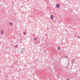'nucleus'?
<instances>
[{
    "instance_id": "1",
    "label": "nucleus",
    "mask_w": 80,
    "mask_h": 80,
    "mask_svg": "<svg viewBox=\"0 0 80 80\" xmlns=\"http://www.w3.org/2000/svg\"><path fill=\"white\" fill-rule=\"evenodd\" d=\"M50 18L52 20H53V18H54V17H53V16L52 15H50Z\"/></svg>"
},
{
    "instance_id": "2",
    "label": "nucleus",
    "mask_w": 80,
    "mask_h": 80,
    "mask_svg": "<svg viewBox=\"0 0 80 80\" xmlns=\"http://www.w3.org/2000/svg\"><path fill=\"white\" fill-rule=\"evenodd\" d=\"M24 51H25V49H22L21 51V52L23 53V52Z\"/></svg>"
},
{
    "instance_id": "3",
    "label": "nucleus",
    "mask_w": 80,
    "mask_h": 80,
    "mask_svg": "<svg viewBox=\"0 0 80 80\" xmlns=\"http://www.w3.org/2000/svg\"><path fill=\"white\" fill-rule=\"evenodd\" d=\"M59 6H60V4H57L56 5V8H59Z\"/></svg>"
},
{
    "instance_id": "4",
    "label": "nucleus",
    "mask_w": 80,
    "mask_h": 80,
    "mask_svg": "<svg viewBox=\"0 0 80 80\" xmlns=\"http://www.w3.org/2000/svg\"><path fill=\"white\" fill-rule=\"evenodd\" d=\"M9 24L11 26H12V25H13V23L12 22H10Z\"/></svg>"
},
{
    "instance_id": "5",
    "label": "nucleus",
    "mask_w": 80,
    "mask_h": 80,
    "mask_svg": "<svg viewBox=\"0 0 80 80\" xmlns=\"http://www.w3.org/2000/svg\"><path fill=\"white\" fill-rule=\"evenodd\" d=\"M1 34L2 35H3V30H1Z\"/></svg>"
},
{
    "instance_id": "6",
    "label": "nucleus",
    "mask_w": 80,
    "mask_h": 80,
    "mask_svg": "<svg viewBox=\"0 0 80 80\" xmlns=\"http://www.w3.org/2000/svg\"><path fill=\"white\" fill-rule=\"evenodd\" d=\"M58 50H60V47H58Z\"/></svg>"
},
{
    "instance_id": "7",
    "label": "nucleus",
    "mask_w": 80,
    "mask_h": 80,
    "mask_svg": "<svg viewBox=\"0 0 80 80\" xmlns=\"http://www.w3.org/2000/svg\"><path fill=\"white\" fill-rule=\"evenodd\" d=\"M23 34L24 35H25V34H26V32H23Z\"/></svg>"
},
{
    "instance_id": "8",
    "label": "nucleus",
    "mask_w": 80,
    "mask_h": 80,
    "mask_svg": "<svg viewBox=\"0 0 80 80\" xmlns=\"http://www.w3.org/2000/svg\"><path fill=\"white\" fill-rule=\"evenodd\" d=\"M34 40H37V38H34Z\"/></svg>"
},
{
    "instance_id": "9",
    "label": "nucleus",
    "mask_w": 80,
    "mask_h": 80,
    "mask_svg": "<svg viewBox=\"0 0 80 80\" xmlns=\"http://www.w3.org/2000/svg\"><path fill=\"white\" fill-rule=\"evenodd\" d=\"M16 48H17V45H16V46H15Z\"/></svg>"
},
{
    "instance_id": "10",
    "label": "nucleus",
    "mask_w": 80,
    "mask_h": 80,
    "mask_svg": "<svg viewBox=\"0 0 80 80\" xmlns=\"http://www.w3.org/2000/svg\"><path fill=\"white\" fill-rule=\"evenodd\" d=\"M72 63H74V62H72Z\"/></svg>"
},
{
    "instance_id": "11",
    "label": "nucleus",
    "mask_w": 80,
    "mask_h": 80,
    "mask_svg": "<svg viewBox=\"0 0 80 80\" xmlns=\"http://www.w3.org/2000/svg\"><path fill=\"white\" fill-rule=\"evenodd\" d=\"M78 38H80V37H78Z\"/></svg>"
}]
</instances>
